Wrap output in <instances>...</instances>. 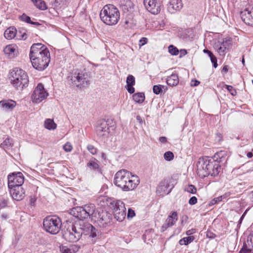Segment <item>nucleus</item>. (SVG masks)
Here are the masks:
<instances>
[{"instance_id": "nucleus-1", "label": "nucleus", "mask_w": 253, "mask_h": 253, "mask_svg": "<svg viewBox=\"0 0 253 253\" xmlns=\"http://www.w3.org/2000/svg\"><path fill=\"white\" fill-rule=\"evenodd\" d=\"M95 206L93 204H86L82 207L73 208L70 213L78 220L74 223L67 224L62 230L63 237L69 242H76L81 237L83 234H90V236L95 237L97 235L95 228L90 223L85 222L84 219L95 216L94 215Z\"/></svg>"}, {"instance_id": "nucleus-2", "label": "nucleus", "mask_w": 253, "mask_h": 253, "mask_svg": "<svg viewBox=\"0 0 253 253\" xmlns=\"http://www.w3.org/2000/svg\"><path fill=\"white\" fill-rule=\"evenodd\" d=\"M29 56L33 67L39 71L46 69L50 61L49 50L41 43L32 44Z\"/></svg>"}, {"instance_id": "nucleus-3", "label": "nucleus", "mask_w": 253, "mask_h": 253, "mask_svg": "<svg viewBox=\"0 0 253 253\" xmlns=\"http://www.w3.org/2000/svg\"><path fill=\"white\" fill-rule=\"evenodd\" d=\"M137 177L131 175L129 171L122 169L118 171L114 180V184L124 191L133 190L138 185Z\"/></svg>"}, {"instance_id": "nucleus-4", "label": "nucleus", "mask_w": 253, "mask_h": 253, "mask_svg": "<svg viewBox=\"0 0 253 253\" xmlns=\"http://www.w3.org/2000/svg\"><path fill=\"white\" fill-rule=\"evenodd\" d=\"M197 168V174L201 178H204L209 175L214 176L217 175L220 166L217 162L209 159L208 157H204L199 159Z\"/></svg>"}, {"instance_id": "nucleus-5", "label": "nucleus", "mask_w": 253, "mask_h": 253, "mask_svg": "<svg viewBox=\"0 0 253 253\" xmlns=\"http://www.w3.org/2000/svg\"><path fill=\"white\" fill-rule=\"evenodd\" d=\"M9 79L13 86L17 90H23L29 85V77L23 70L15 68L10 73Z\"/></svg>"}, {"instance_id": "nucleus-6", "label": "nucleus", "mask_w": 253, "mask_h": 253, "mask_svg": "<svg viewBox=\"0 0 253 253\" xmlns=\"http://www.w3.org/2000/svg\"><path fill=\"white\" fill-rule=\"evenodd\" d=\"M100 16L101 20L108 25L116 24L120 18V12L112 4L105 5L101 10Z\"/></svg>"}, {"instance_id": "nucleus-7", "label": "nucleus", "mask_w": 253, "mask_h": 253, "mask_svg": "<svg viewBox=\"0 0 253 253\" xmlns=\"http://www.w3.org/2000/svg\"><path fill=\"white\" fill-rule=\"evenodd\" d=\"M43 226L46 232L51 234H56L60 230L61 220L57 216H49L44 219Z\"/></svg>"}, {"instance_id": "nucleus-8", "label": "nucleus", "mask_w": 253, "mask_h": 253, "mask_svg": "<svg viewBox=\"0 0 253 253\" xmlns=\"http://www.w3.org/2000/svg\"><path fill=\"white\" fill-rule=\"evenodd\" d=\"M113 208V213L115 218L118 221L124 220L126 215V209L124 203L120 201H114L111 203Z\"/></svg>"}, {"instance_id": "nucleus-9", "label": "nucleus", "mask_w": 253, "mask_h": 253, "mask_svg": "<svg viewBox=\"0 0 253 253\" xmlns=\"http://www.w3.org/2000/svg\"><path fill=\"white\" fill-rule=\"evenodd\" d=\"M109 120L106 121L104 120L98 122L96 127V131L98 136L102 138L107 137L110 132V130L114 129V126H109Z\"/></svg>"}, {"instance_id": "nucleus-10", "label": "nucleus", "mask_w": 253, "mask_h": 253, "mask_svg": "<svg viewBox=\"0 0 253 253\" xmlns=\"http://www.w3.org/2000/svg\"><path fill=\"white\" fill-rule=\"evenodd\" d=\"M48 93L44 89L43 85L39 83L35 88L31 99L34 103H39L44 100L48 96Z\"/></svg>"}, {"instance_id": "nucleus-11", "label": "nucleus", "mask_w": 253, "mask_h": 253, "mask_svg": "<svg viewBox=\"0 0 253 253\" xmlns=\"http://www.w3.org/2000/svg\"><path fill=\"white\" fill-rule=\"evenodd\" d=\"M232 44L230 38H224L222 41H218L214 44V47L220 56H224L229 50Z\"/></svg>"}, {"instance_id": "nucleus-12", "label": "nucleus", "mask_w": 253, "mask_h": 253, "mask_svg": "<svg viewBox=\"0 0 253 253\" xmlns=\"http://www.w3.org/2000/svg\"><path fill=\"white\" fill-rule=\"evenodd\" d=\"M8 188L22 186L24 181V177L21 172H13L8 175Z\"/></svg>"}, {"instance_id": "nucleus-13", "label": "nucleus", "mask_w": 253, "mask_h": 253, "mask_svg": "<svg viewBox=\"0 0 253 253\" xmlns=\"http://www.w3.org/2000/svg\"><path fill=\"white\" fill-rule=\"evenodd\" d=\"M143 3L147 10L153 14H157L161 11L162 4L157 0H144Z\"/></svg>"}, {"instance_id": "nucleus-14", "label": "nucleus", "mask_w": 253, "mask_h": 253, "mask_svg": "<svg viewBox=\"0 0 253 253\" xmlns=\"http://www.w3.org/2000/svg\"><path fill=\"white\" fill-rule=\"evenodd\" d=\"M87 75L83 72H75L71 80L77 86L84 87L88 84Z\"/></svg>"}, {"instance_id": "nucleus-15", "label": "nucleus", "mask_w": 253, "mask_h": 253, "mask_svg": "<svg viewBox=\"0 0 253 253\" xmlns=\"http://www.w3.org/2000/svg\"><path fill=\"white\" fill-rule=\"evenodd\" d=\"M111 219V214L109 212L103 211L98 212L97 223L100 227L108 225L110 223Z\"/></svg>"}, {"instance_id": "nucleus-16", "label": "nucleus", "mask_w": 253, "mask_h": 253, "mask_svg": "<svg viewBox=\"0 0 253 253\" xmlns=\"http://www.w3.org/2000/svg\"><path fill=\"white\" fill-rule=\"evenodd\" d=\"M173 186H170L169 182L167 180L161 181L157 187L156 193L158 195L164 196L169 194Z\"/></svg>"}, {"instance_id": "nucleus-17", "label": "nucleus", "mask_w": 253, "mask_h": 253, "mask_svg": "<svg viewBox=\"0 0 253 253\" xmlns=\"http://www.w3.org/2000/svg\"><path fill=\"white\" fill-rule=\"evenodd\" d=\"M241 16L246 24L253 26V6H249L242 11Z\"/></svg>"}, {"instance_id": "nucleus-18", "label": "nucleus", "mask_w": 253, "mask_h": 253, "mask_svg": "<svg viewBox=\"0 0 253 253\" xmlns=\"http://www.w3.org/2000/svg\"><path fill=\"white\" fill-rule=\"evenodd\" d=\"M22 186L8 188L12 198L17 201L22 200L25 197V190Z\"/></svg>"}, {"instance_id": "nucleus-19", "label": "nucleus", "mask_w": 253, "mask_h": 253, "mask_svg": "<svg viewBox=\"0 0 253 253\" xmlns=\"http://www.w3.org/2000/svg\"><path fill=\"white\" fill-rule=\"evenodd\" d=\"M183 7L182 0H170L167 5V10L173 14L179 11Z\"/></svg>"}, {"instance_id": "nucleus-20", "label": "nucleus", "mask_w": 253, "mask_h": 253, "mask_svg": "<svg viewBox=\"0 0 253 253\" xmlns=\"http://www.w3.org/2000/svg\"><path fill=\"white\" fill-rule=\"evenodd\" d=\"M177 220V213L173 211L171 215H169L162 226V230L164 231L168 228L173 226Z\"/></svg>"}, {"instance_id": "nucleus-21", "label": "nucleus", "mask_w": 253, "mask_h": 253, "mask_svg": "<svg viewBox=\"0 0 253 253\" xmlns=\"http://www.w3.org/2000/svg\"><path fill=\"white\" fill-rule=\"evenodd\" d=\"M16 102L11 99L0 101V107L3 111H8L13 110L16 106Z\"/></svg>"}, {"instance_id": "nucleus-22", "label": "nucleus", "mask_w": 253, "mask_h": 253, "mask_svg": "<svg viewBox=\"0 0 253 253\" xmlns=\"http://www.w3.org/2000/svg\"><path fill=\"white\" fill-rule=\"evenodd\" d=\"M3 51L9 58L15 57L18 54L17 46L13 44H9L6 46Z\"/></svg>"}, {"instance_id": "nucleus-23", "label": "nucleus", "mask_w": 253, "mask_h": 253, "mask_svg": "<svg viewBox=\"0 0 253 253\" xmlns=\"http://www.w3.org/2000/svg\"><path fill=\"white\" fill-rule=\"evenodd\" d=\"M179 83V78L176 73H172L170 76H168L167 80V83L170 86H175Z\"/></svg>"}, {"instance_id": "nucleus-24", "label": "nucleus", "mask_w": 253, "mask_h": 253, "mask_svg": "<svg viewBox=\"0 0 253 253\" xmlns=\"http://www.w3.org/2000/svg\"><path fill=\"white\" fill-rule=\"evenodd\" d=\"M16 32V29L14 27H9L5 31L4 37L7 40H11L15 37Z\"/></svg>"}, {"instance_id": "nucleus-25", "label": "nucleus", "mask_w": 253, "mask_h": 253, "mask_svg": "<svg viewBox=\"0 0 253 253\" xmlns=\"http://www.w3.org/2000/svg\"><path fill=\"white\" fill-rule=\"evenodd\" d=\"M44 126L48 130H54L56 128L57 125L52 119H47L44 121Z\"/></svg>"}, {"instance_id": "nucleus-26", "label": "nucleus", "mask_w": 253, "mask_h": 253, "mask_svg": "<svg viewBox=\"0 0 253 253\" xmlns=\"http://www.w3.org/2000/svg\"><path fill=\"white\" fill-rule=\"evenodd\" d=\"M13 145V142L12 139L7 137L4 139L2 142L0 143V147L3 149H9Z\"/></svg>"}, {"instance_id": "nucleus-27", "label": "nucleus", "mask_w": 253, "mask_h": 253, "mask_svg": "<svg viewBox=\"0 0 253 253\" xmlns=\"http://www.w3.org/2000/svg\"><path fill=\"white\" fill-rule=\"evenodd\" d=\"M132 98L135 102L140 104L144 102L145 100V95L144 93L138 92L134 93L132 96Z\"/></svg>"}, {"instance_id": "nucleus-28", "label": "nucleus", "mask_w": 253, "mask_h": 253, "mask_svg": "<svg viewBox=\"0 0 253 253\" xmlns=\"http://www.w3.org/2000/svg\"><path fill=\"white\" fill-rule=\"evenodd\" d=\"M195 239L194 236H188L181 239L178 243L180 245H188L192 243Z\"/></svg>"}, {"instance_id": "nucleus-29", "label": "nucleus", "mask_w": 253, "mask_h": 253, "mask_svg": "<svg viewBox=\"0 0 253 253\" xmlns=\"http://www.w3.org/2000/svg\"><path fill=\"white\" fill-rule=\"evenodd\" d=\"M87 166L90 169L95 171L99 170V166L97 161L95 159L89 161L87 164Z\"/></svg>"}, {"instance_id": "nucleus-30", "label": "nucleus", "mask_w": 253, "mask_h": 253, "mask_svg": "<svg viewBox=\"0 0 253 253\" xmlns=\"http://www.w3.org/2000/svg\"><path fill=\"white\" fill-rule=\"evenodd\" d=\"M20 20L22 21L25 22L27 23H29L32 25H39L40 24L37 22H33L31 20V18L27 16L25 14H23L20 17Z\"/></svg>"}, {"instance_id": "nucleus-31", "label": "nucleus", "mask_w": 253, "mask_h": 253, "mask_svg": "<svg viewBox=\"0 0 253 253\" xmlns=\"http://www.w3.org/2000/svg\"><path fill=\"white\" fill-rule=\"evenodd\" d=\"M252 249L250 247L249 242L248 240L247 243L244 244L242 248L239 253H250Z\"/></svg>"}, {"instance_id": "nucleus-32", "label": "nucleus", "mask_w": 253, "mask_h": 253, "mask_svg": "<svg viewBox=\"0 0 253 253\" xmlns=\"http://www.w3.org/2000/svg\"><path fill=\"white\" fill-rule=\"evenodd\" d=\"M34 4L38 8L41 10H44L47 9L45 2L42 0H37V2H34Z\"/></svg>"}, {"instance_id": "nucleus-33", "label": "nucleus", "mask_w": 253, "mask_h": 253, "mask_svg": "<svg viewBox=\"0 0 253 253\" xmlns=\"http://www.w3.org/2000/svg\"><path fill=\"white\" fill-rule=\"evenodd\" d=\"M168 48L169 52L172 55H177L179 53L178 49L173 45H170Z\"/></svg>"}, {"instance_id": "nucleus-34", "label": "nucleus", "mask_w": 253, "mask_h": 253, "mask_svg": "<svg viewBox=\"0 0 253 253\" xmlns=\"http://www.w3.org/2000/svg\"><path fill=\"white\" fill-rule=\"evenodd\" d=\"M185 191L189 193L195 194L197 192V188L193 185H189L185 189Z\"/></svg>"}, {"instance_id": "nucleus-35", "label": "nucleus", "mask_w": 253, "mask_h": 253, "mask_svg": "<svg viewBox=\"0 0 253 253\" xmlns=\"http://www.w3.org/2000/svg\"><path fill=\"white\" fill-rule=\"evenodd\" d=\"M164 159L167 161H170L174 158L173 154L170 151L166 152L164 155Z\"/></svg>"}, {"instance_id": "nucleus-36", "label": "nucleus", "mask_w": 253, "mask_h": 253, "mask_svg": "<svg viewBox=\"0 0 253 253\" xmlns=\"http://www.w3.org/2000/svg\"><path fill=\"white\" fill-rule=\"evenodd\" d=\"M126 85H134L135 84V78L131 75L127 76L126 78Z\"/></svg>"}, {"instance_id": "nucleus-37", "label": "nucleus", "mask_w": 253, "mask_h": 253, "mask_svg": "<svg viewBox=\"0 0 253 253\" xmlns=\"http://www.w3.org/2000/svg\"><path fill=\"white\" fill-rule=\"evenodd\" d=\"M68 0H54L55 5L56 6L62 7L65 6Z\"/></svg>"}, {"instance_id": "nucleus-38", "label": "nucleus", "mask_w": 253, "mask_h": 253, "mask_svg": "<svg viewBox=\"0 0 253 253\" xmlns=\"http://www.w3.org/2000/svg\"><path fill=\"white\" fill-rule=\"evenodd\" d=\"M163 87L164 86L160 84L154 85L153 88L154 93L156 94H159L162 92Z\"/></svg>"}, {"instance_id": "nucleus-39", "label": "nucleus", "mask_w": 253, "mask_h": 253, "mask_svg": "<svg viewBox=\"0 0 253 253\" xmlns=\"http://www.w3.org/2000/svg\"><path fill=\"white\" fill-rule=\"evenodd\" d=\"M225 88L230 93L232 96H235L237 94V91L235 88L231 85H225Z\"/></svg>"}, {"instance_id": "nucleus-40", "label": "nucleus", "mask_w": 253, "mask_h": 253, "mask_svg": "<svg viewBox=\"0 0 253 253\" xmlns=\"http://www.w3.org/2000/svg\"><path fill=\"white\" fill-rule=\"evenodd\" d=\"M63 149L67 152H71L73 149V146L70 142H67L63 146Z\"/></svg>"}, {"instance_id": "nucleus-41", "label": "nucleus", "mask_w": 253, "mask_h": 253, "mask_svg": "<svg viewBox=\"0 0 253 253\" xmlns=\"http://www.w3.org/2000/svg\"><path fill=\"white\" fill-rule=\"evenodd\" d=\"M60 252L61 253H74L71 249L66 246H62L60 247Z\"/></svg>"}, {"instance_id": "nucleus-42", "label": "nucleus", "mask_w": 253, "mask_h": 253, "mask_svg": "<svg viewBox=\"0 0 253 253\" xmlns=\"http://www.w3.org/2000/svg\"><path fill=\"white\" fill-rule=\"evenodd\" d=\"M27 31L24 29H21L19 30V33L20 34V37L22 39L25 40L27 38Z\"/></svg>"}, {"instance_id": "nucleus-43", "label": "nucleus", "mask_w": 253, "mask_h": 253, "mask_svg": "<svg viewBox=\"0 0 253 253\" xmlns=\"http://www.w3.org/2000/svg\"><path fill=\"white\" fill-rule=\"evenodd\" d=\"M222 199V196H220V197H217V198H215L212 199L210 202L209 205L210 206L214 205V204L217 203L218 202H219L220 201H221Z\"/></svg>"}, {"instance_id": "nucleus-44", "label": "nucleus", "mask_w": 253, "mask_h": 253, "mask_svg": "<svg viewBox=\"0 0 253 253\" xmlns=\"http://www.w3.org/2000/svg\"><path fill=\"white\" fill-rule=\"evenodd\" d=\"M88 150L93 155L97 152V149L92 145H88L87 147Z\"/></svg>"}, {"instance_id": "nucleus-45", "label": "nucleus", "mask_w": 253, "mask_h": 253, "mask_svg": "<svg viewBox=\"0 0 253 253\" xmlns=\"http://www.w3.org/2000/svg\"><path fill=\"white\" fill-rule=\"evenodd\" d=\"M226 155V152L224 151H221L220 152H217L215 154V157H216L217 158H222L224 156H225Z\"/></svg>"}, {"instance_id": "nucleus-46", "label": "nucleus", "mask_w": 253, "mask_h": 253, "mask_svg": "<svg viewBox=\"0 0 253 253\" xmlns=\"http://www.w3.org/2000/svg\"><path fill=\"white\" fill-rule=\"evenodd\" d=\"M211 62L213 64V66L214 68H216L217 67V58L216 57L213 55L210 58Z\"/></svg>"}, {"instance_id": "nucleus-47", "label": "nucleus", "mask_w": 253, "mask_h": 253, "mask_svg": "<svg viewBox=\"0 0 253 253\" xmlns=\"http://www.w3.org/2000/svg\"><path fill=\"white\" fill-rule=\"evenodd\" d=\"M197 203V198L195 196L192 197L188 201V203L191 205H195Z\"/></svg>"}, {"instance_id": "nucleus-48", "label": "nucleus", "mask_w": 253, "mask_h": 253, "mask_svg": "<svg viewBox=\"0 0 253 253\" xmlns=\"http://www.w3.org/2000/svg\"><path fill=\"white\" fill-rule=\"evenodd\" d=\"M135 215L134 211L131 209H129L127 212V218H132Z\"/></svg>"}, {"instance_id": "nucleus-49", "label": "nucleus", "mask_w": 253, "mask_h": 253, "mask_svg": "<svg viewBox=\"0 0 253 253\" xmlns=\"http://www.w3.org/2000/svg\"><path fill=\"white\" fill-rule=\"evenodd\" d=\"M133 85H126V88L127 90V91L130 93V94H132L135 91V89L133 87Z\"/></svg>"}, {"instance_id": "nucleus-50", "label": "nucleus", "mask_w": 253, "mask_h": 253, "mask_svg": "<svg viewBox=\"0 0 253 253\" xmlns=\"http://www.w3.org/2000/svg\"><path fill=\"white\" fill-rule=\"evenodd\" d=\"M36 200H37V198H36V196H35V195L31 196L30 197V199L31 205L35 206Z\"/></svg>"}, {"instance_id": "nucleus-51", "label": "nucleus", "mask_w": 253, "mask_h": 253, "mask_svg": "<svg viewBox=\"0 0 253 253\" xmlns=\"http://www.w3.org/2000/svg\"><path fill=\"white\" fill-rule=\"evenodd\" d=\"M148 42V39L146 38H142L139 40V45L143 46L145 44Z\"/></svg>"}, {"instance_id": "nucleus-52", "label": "nucleus", "mask_w": 253, "mask_h": 253, "mask_svg": "<svg viewBox=\"0 0 253 253\" xmlns=\"http://www.w3.org/2000/svg\"><path fill=\"white\" fill-rule=\"evenodd\" d=\"M207 237L210 239H214L216 237V235L211 231H207Z\"/></svg>"}, {"instance_id": "nucleus-53", "label": "nucleus", "mask_w": 253, "mask_h": 253, "mask_svg": "<svg viewBox=\"0 0 253 253\" xmlns=\"http://www.w3.org/2000/svg\"><path fill=\"white\" fill-rule=\"evenodd\" d=\"M196 229L192 228L191 229L188 230L186 232V235L188 236H191V235L196 233Z\"/></svg>"}, {"instance_id": "nucleus-54", "label": "nucleus", "mask_w": 253, "mask_h": 253, "mask_svg": "<svg viewBox=\"0 0 253 253\" xmlns=\"http://www.w3.org/2000/svg\"><path fill=\"white\" fill-rule=\"evenodd\" d=\"M203 52L205 53H206L208 55L210 58H211V56H213L214 55L210 50L207 49H204L203 50Z\"/></svg>"}, {"instance_id": "nucleus-55", "label": "nucleus", "mask_w": 253, "mask_h": 253, "mask_svg": "<svg viewBox=\"0 0 253 253\" xmlns=\"http://www.w3.org/2000/svg\"><path fill=\"white\" fill-rule=\"evenodd\" d=\"M7 206V201L6 200H2L0 202V209L5 208Z\"/></svg>"}, {"instance_id": "nucleus-56", "label": "nucleus", "mask_w": 253, "mask_h": 253, "mask_svg": "<svg viewBox=\"0 0 253 253\" xmlns=\"http://www.w3.org/2000/svg\"><path fill=\"white\" fill-rule=\"evenodd\" d=\"M200 82L197 80H192L191 83V85L192 86H196L199 85Z\"/></svg>"}, {"instance_id": "nucleus-57", "label": "nucleus", "mask_w": 253, "mask_h": 253, "mask_svg": "<svg viewBox=\"0 0 253 253\" xmlns=\"http://www.w3.org/2000/svg\"><path fill=\"white\" fill-rule=\"evenodd\" d=\"M159 141L162 143H166L167 142V138L164 136H161L159 139Z\"/></svg>"}, {"instance_id": "nucleus-58", "label": "nucleus", "mask_w": 253, "mask_h": 253, "mask_svg": "<svg viewBox=\"0 0 253 253\" xmlns=\"http://www.w3.org/2000/svg\"><path fill=\"white\" fill-rule=\"evenodd\" d=\"M228 66L225 65L222 69V71L225 73H227L228 72Z\"/></svg>"}, {"instance_id": "nucleus-59", "label": "nucleus", "mask_w": 253, "mask_h": 253, "mask_svg": "<svg viewBox=\"0 0 253 253\" xmlns=\"http://www.w3.org/2000/svg\"><path fill=\"white\" fill-rule=\"evenodd\" d=\"M180 52L182 55H185L187 54V51L185 49H181Z\"/></svg>"}, {"instance_id": "nucleus-60", "label": "nucleus", "mask_w": 253, "mask_h": 253, "mask_svg": "<svg viewBox=\"0 0 253 253\" xmlns=\"http://www.w3.org/2000/svg\"><path fill=\"white\" fill-rule=\"evenodd\" d=\"M247 156L249 158H252V157L253 156V153L252 152H248L247 154Z\"/></svg>"}, {"instance_id": "nucleus-61", "label": "nucleus", "mask_w": 253, "mask_h": 253, "mask_svg": "<svg viewBox=\"0 0 253 253\" xmlns=\"http://www.w3.org/2000/svg\"><path fill=\"white\" fill-rule=\"evenodd\" d=\"M246 212H245L242 215L241 218H240V220H242L243 218H244V216L245 215V214Z\"/></svg>"}, {"instance_id": "nucleus-62", "label": "nucleus", "mask_w": 253, "mask_h": 253, "mask_svg": "<svg viewBox=\"0 0 253 253\" xmlns=\"http://www.w3.org/2000/svg\"><path fill=\"white\" fill-rule=\"evenodd\" d=\"M242 63H243V64H244V63H245V59H244V57H243V58H242Z\"/></svg>"}, {"instance_id": "nucleus-63", "label": "nucleus", "mask_w": 253, "mask_h": 253, "mask_svg": "<svg viewBox=\"0 0 253 253\" xmlns=\"http://www.w3.org/2000/svg\"><path fill=\"white\" fill-rule=\"evenodd\" d=\"M2 218H4L5 219H6V215H2Z\"/></svg>"}]
</instances>
